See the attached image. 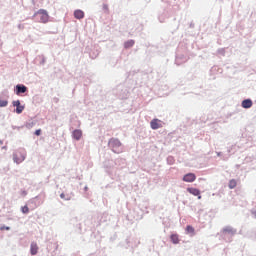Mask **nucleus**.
I'll use <instances>...</instances> for the list:
<instances>
[{
    "label": "nucleus",
    "mask_w": 256,
    "mask_h": 256,
    "mask_svg": "<svg viewBox=\"0 0 256 256\" xmlns=\"http://www.w3.org/2000/svg\"><path fill=\"white\" fill-rule=\"evenodd\" d=\"M109 146L111 147L114 153H121L122 151V150H119V148L121 147V141H119V139L117 138H111L109 140Z\"/></svg>",
    "instance_id": "nucleus-1"
},
{
    "label": "nucleus",
    "mask_w": 256,
    "mask_h": 256,
    "mask_svg": "<svg viewBox=\"0 0 256 256\" xmlns=\"http://www.w3.org/2000/svg\"><path fill=\"white\" fill-rule=\"evenodd\" d=\"M40 19V23H48L49 22V13L47 10L40 9L35 14Z\"/></svg>",
    "instance_id": "nucleus-2"
},
{
    "label": "nucleus",
    "mask_w": 256,
    "mask_h": 256,
    "mask_svg": "<svg viewBox=\"0 0 256 256\" xmlns=\"http://www.w3.org/2000/svg\"><path fill=\"white\" fill-rule=\"evenodd\" d=\"M150 127L151 129L157 130L161 129V127H163V124H161V120L155 118L150 122Z\"/></svg>",
    "instance_id": "nucleus-3"
},
{
    "label": "nucleus",
    "mask_w": 256,
    "mask_h": 256,
    "mask_svg": "<svg viewBox=\"0 0 256 256\" xmlns=\"http://www.w3.org/2000/svg\"><path fill=\"white\" fill-rule=\"evenodd\" d=\"M195 179H197V176L194 173H188L183 176V181H185V183H193Z\"/></svg>",
    "instance_id": "nucleus-4"
},
{
    "label": "nucleus",
    "mask_w": 256,
    "mask_h": 256,
    "mask_svg": "<svg viewBox=\"0 0 256 256\" xmlns=\"http://www.w3.org/2000/svg\"><path fill=\"white\" fill-rule=\"evenodd\" d=\"M13 106L16 107V113L18 115H21L25 109V106H21V102L19 100L13 101Z\"/></svg>",
    "instance_id": "nucleus-5"
},
{
    "label": "nucleus",
    "mask_w": 256,
    "mask_h": 256,
    "mask_svg": "<svg viewBox=\"0 0 256 256\" xmlns=\"http://www.w3.org/2000/svg\"><path fill=\"white\" fill-rule=\"evenodd\" d=\"M222 233H224V235H235V233H237V230H235L231 226H226L225 228H223Z\"/></svg>",
    "instance_id": "nucleus-6"
},
{
    "label": "nucleus",
    "mask_w": 256,
    "mask_h": 256,
    "mask_svg": "<svg viewBox=\"0 0 256 256\" xmlns=\"http://www.w3.org/2000/svg\"><path fill=\"white\" fill-rule=\"evenodd\" d=\"M188 193L191 195H194V197H198V199H201V191L197 188H187Z\"/></svg>",
    "instance_id": "nucleus-7"
},
{
    "label": "nucleus",
    "mask_w": 256,
    "mask_h": 256,
    "mask_svg": "<svg viewBox=\"0 0 256 256\" xmlns=\"http://www.w3.org/2000/svg\"><path fill=\"white\" fill-rule=\"evenodd\" d=\"M72 137L76 141H79L83 137V131H81L79 129L74 130L72 133Z\"/></svg>",
    "instance_id": "nucleus-8"
},
{
    "label": "nucleus",
    "mask_w": 256,
    "mask_h": 256,
    "mask_svg": "<svg viewBox=\"0 0 256 256\" xmlns=\"http://www.w3.org/2000/svg\"><path fill=\"white\" fill-rule=\"evenodd\" d=\"M30 253H31V255H37V253H39V246L37 245V243H35V242L31 243Z\"/></svg>",
    "instance_id": "nucleus-9"
},
{
    "label": "nucleus",
    "mask_w": 256,
    "mask_h": 256,
    "mask_svg": "<svg viewBox=\"0 0 256 256\" xmlns=\"http://www.w3.org/2000/svg\"><path fill=\"white\" fill-rule=\"evenodd\" d=\"M21 93H27V86L16 85V95H21Z\"/></svg>",
    "instance_id": "nucleus-10"
},
{
    "label": "nucleus",
    "mask_w": 256,
    "mask_h": 256,
    "mask_svg": "<svg viewBox=\"0 0 256 256\" xmlns=\"http://www.w3.org/2000/svg\"><path fill=\"white\" fill-rule=\"evenodd\" d=\"M243 109H251L253 107V101L251 99H246L242 102Z\"/></svg>",
    "instance_id": "nucleus-11"
},
{
    "label": "nucleus",
    "mask_w": 256,
    "mask_h": 256,
    "mask_svg": "<svg viewBox=\"0 0 256 256\" xmlns=\"http://www.w3.org/2000/svg\"><path fill=\"white\" fill-rule=\"evenodd\" d=\"M170 241L174 244V245H179V242L181 241L179 239V234H172L170 236Z\"/></svg>",
    "instance_id": "nucleus-12"
},
{
    "label": "nucleus",
    "mask_w": 256,
    "mask_h": 256,
    "mask_svg": "<svg viewBox=\"0 0 256 256\" xmlns=\"http://www.w3.org/2000/svg\"><path fill=\"white\" fill-rule=\"evenodd\" d=\"M74 17L75 19H83V17H85V12L82 10H76L74 11Z\"/></svg>",
    "instance_id": "nucleus-13"
},
{
    "label": "nucleus",
    "mask_w": 256,
    "mask_h": 256,
    "mask_svg": "<svg viewBox=\"0 0 256 256\" xmlns=\"http://www.w3.org/2000/svg\"><path fill=\"white\" fill-rule=\"evenodd\" d=\"M135 45V41L134 40H128L124 43V47L125 49H129L130 47H133Z\"/></svg>",
    "instance_id": "nucleus-14"
},
{
    "label": "nucleus",
    "mask_w": 256,
    "mask_h": 256,
    "mask_svg": "<svg viewBox=\"0 0 256 256\" xmlns=\"http://www.w3.org/2000/svg\"><path fill=\"white\" fill-rule=\"evenodd\" d=\"M228 187H229V189H235V187H237V180H235V179L230 180Z\"/></svg>",
    "instance_id": "nucleus-15"
},
{
    "label": "nucleus",
    "mask_w": 256,
    "mask_h": 256,
    "mask_svg": "<svg viewBox=\"0 0 256 256\" xmlns=\"http://www.w3.org/2000/svg\"><path fill=\"white\" fill-rule=\"evenodd\" d=\"M186 231H187V233H188L189 235H195V228H193V226H191V225H188V226L186 227Z\"/></svg>",
    "instance_id": "nucleus-16"
},
{
    "label": "nucleus",
    "mask_w": 256,
    "mask_h": 256,
    "mask_svg": "<svg viewBox=\"0 0 256 256\" xmlns=\"http://www.w3.org/2000/svg\"><path fill=\"white\" fill-rule=\"evenodd\" d=\"M18 157V154H15L14 155V161L15 163H21V161H24L25 160V156H22L21 158H17Z\"/></svg>",
    "instance_id": "nucleus-17"
},
{
    "label": "nucleus",
    "mask_w": 256,
    "mask_h": 256,
    "mask_svg": "<svg viewBox=\"0 0 256 256\" xmlns=\"http://www.w3.org/2000/svg\"><path fill=\"white\" fill-rule=\"evenodd\" d=\"M9 105V101L0 99V107H7Z\"/></svg>",
    "instance_id": "nucleus-18"
},
{
    "label": "nucleus",
    "mask_w": 256,
    "mask_h": 256,
    "mask_svg": "<svg viewBox=\"0 0 256 256\" xmlns=\"http://www.w3.org/2000/svg\"><path fill=\"white\" fill-rule=\"evenodd\" d=\"M60 197L61 199H65V201H69V199H71V197L66 196L65 193L60 194Z\"/></svg>",
    "instance_id": "nucleus-19"
},
{
    "label": "nucleus",
    "mask_w": 256,
    "mask_h": 256,
    "mask_svg": "<svg viewBox=\"0 0 256 256\" xmlns=\"http://www.w3.org/2000/svg\"><path fill=\"white\" fill-rule=\"evenodd\" d=\"M22 213H24V214L29 213V207L28 206L22 207Z\"/></svg>",
    "instance_id": "nucleus-20"
},
{
    "label": "nucleus",
    "mask_w": 256,
    "mask_h": 256,
    "mask_svg": "<svg viewBox=\"0 0 256 256\" xmlns=\"http://www.w3.org/2000/svg\"><path fill=\"white\" fill-rule=\"evenodd\" d=\"M11 229L9 226H1L0 231H9Z\"/></svg>",
    "instance_id": "nucleus-21"
},
{
    "label": "nucleus",
    "mask_w": 256,
    "mask_h": 256,
    "mask_svg": "<svg viewBox=\"0 0 256 256\" xmlns=\"http://www.w3.org/2000/svg\"><path fill=\"white\" fill-rule=\"evenodd\" d=\"M34 135H36L37 137H39V135H41V129H38L34 132Z\"/></svg>",
    "instance_id": "nucleus-22"
}]
</instances>
